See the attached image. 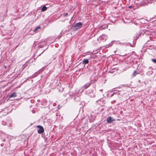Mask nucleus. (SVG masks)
Here are the masks:
<instances>
[{
	"label": "nucleus",
	"mask_w": 156,
	"mask_h": 156,
	"mask_svg": "<svg viewBox=\"0 0 156 156\" xmlns=\"http://www.w3.org/2000/svg\"><path fill=\"white\" fill-rule=\"evenodd\" d=\"M151 60L153 62L156 63V59L153 58V59H152Z\"/></svg>",
	"instance_id": "2eb2a0df"
},
{
	"label": "nucleus",
	"mask_w": 156,
	"mask_h": 156,
	"mask_svg": "<svg viewBox=\"0 0 156 156\" xmlns=\"http://www.w3.org/2000/svg\"><path fill=\"white\" fill-rule=\"evenodd\" d=\"M40 29V26H37L36 27L35 29L34 30V31L35 32H36L38 31V30L39 29Z\"/></svg>",
	"instance_id": "9b49d317"
},
{
	"label": "nucleus",
	"mask_w": 156,
	"mask_h": 156,
	"mask_svg": "<svg viewBox=\"0 0 156 156\" xmlns=\"http://www.w3.org/2000/svg\"><path fill=\"white\" fill-rule=\"evenodd\" d=\"M89 62V61L88 59H86L85 60H84L83 62H82V63L83 64H88Z\"/></svg>",
	"instance_id": "423d86ee"
},
{
	"label": "nucleus",
	"mask_w": 156,
	"mask_h": 156,
	"mask_svg": "<svg viewBox=\"0 0 156 156\" xmlns=\"http://www.w3.org/2000/svg\"><path fill=\"white\" fill-rule=\"evenodd\" d=\"M27 65L26 64H24L22 67V70L24 69L27 66Z\"/></svg>",
	"instance_id": "ddd939ff"
},
{
	"label": "nucleus",
	"mask_w": 156,
	"mask_h": 156,
	"mask_svg": "<svg viewBox=\"0 0 156 156\" xmlns=\"http://www.w3.org/2000/svg\"><path fill=\"white\" fill-rule=\"evenodd\" d=\"M100 91H103V90H100Z\"/></svg>",
	"instance_id": "f3484780"
},
{
	"label": "nucleus",
	"mask_w": 156,
	"mask_h": 156,
	"mask_svg": "<svg viewBox=\"0 0 156 156\" xmlns=\"http://www.w3.org/2000/svg\"><path fill=\"white\" fill-rule=\"evenodd\" d=\"M91 83L90 82L85 84L82 87V89H83L82 91L91 85Z\"/></svg>",
	"instance_id": "7ed1b4c3"
},
{
	"label": "nucleus",
	"mask_w": 156,
	"mask_h": 156,
	"mask_svg": "<svg viewBox=\"0 0 156 156\" xmlns=\"http://www.w3.org/2000/svg\"><path fill=\"white\" fill-rule=\"evenodd\" d=\"M68 14L67 13H64L63 14V16L64 17H65L68 15Z\"/></svg>",
	"instance_id": "4468645a"
},
{
	"label": "nucleus",
	"mask_w": 156,
	"mask_h": 156,
	"mask_svg": "<svg viewBox=\"0 0 156 156\" xmlns=\"http://www.w3.org/2000/svg\"><path fill=\"white\" fill-rule=\"evenodd\" d=\"M82 24L81 22H79L76 23L74 25V30H77V29L80 28L82 27Z\"/></svg>",
	"instance_id": "f03ea898"
},
{
	"label": "nucleus",
	"mask_w": 156,
	"mask_h": 156,
	"mask_svg": "<svg viewBox=\"0 0 156 156\" xmlns=\"http://www.w3.org/2000/svg\"><path fill=\"white\" fill-rule=\"evenodd\" d=\"M17 95L16 94L15 92H13L12 94H11L10 96V97H15Z\"/></svg>",
	"instance_id": "6e6552de"
},
{
	"label": "nucleus",
	"mask_w": 156,
	"mask_h": 156,
	"mask_svg": "<svg viewBox=\"0 0 156 156\" xmlns=\"http://www.w3.org/2000/svg\"><path fill=\"white\" fill-rule=\"evenodd\" d=\"M37 127L39 129L37 130V132L38 133L41 134L44 132V130L42 126L40 125H38Z\"/></svg>",
	"instance_id": "f257e3e1"
},
{
	"label": "nucleus",
	"mask_w": 156,
	"mask_h": 156,
	"mask_svg": "<svg viewBox=\"0 0 156 156\" xmlns=\"http://www.w3.org/2000/svg\"><path fill=\"white\" fill-rule=\"evenodd\" d=\"M44 51V50L43 51L41 54Z\"/></svg>",
	"instance_id": "aec40b11"
},
{
	"label": "nucleus",
	"mask_w": 156,
	"mask_h": 156,
	"mask_svg": "<svg viewBox=\"0 0 156 156\" xmlns=\"http://www.w3.org/2000/svg\"><path fill=\"white\" fill-rule=\"evenodd\" d=\"M139 73H138L136 71H134L132 74V76L133 77L135 76H136V75Z\"/></svg>",
	"instance_id": "9d476101"
},
{
	"label": "nucleus",
	"mask_w": 156,
	"mask_h": 156,
	"mask_svg": "<svg viewBox=\"0 0 156 156\" xmlns=\"http://www.w3.org/2000/svg\"><path fill=\"white\" fill-rule=\"evenodd\" d=\"M141 33H139L136 34L134 36V37L135 38V39L137 40V39H138L139 38V37L141 35Z\"/></svg>",
	"instance_id": "39448f33"
},
{
	"label": "nucleus",
	"mask_w": 156,
	"mask_h": 156,
	"mask_svg": "<svg viewBox=\"0 0 156 156\" xmlns=\"http://www.w3.org/2000/svg\"><path fill=\"white\" fill-rule=\"evenodd\" d=\"M132 5H130L128 7V8L129 9H131L132 8Z\"/></svg>",
	"instance_id": "dca6fc26"
},
{
	"label": "nucleus",
	"mask_w": 156,
	"mask_h": 156,
	"mask_svg": "<svg viewBox=\"0 0 156 156\" xmlns=\"http://www.w3.org/2000/svg\"><path fill=\"white\" fill-rule=\"evenodd\" d=\"M47 8L45 5L44 6L41 8V11L42 12L44 11L47 10Z\"/></svg>",
	"instance_id": "1a4fd4ad"
},
{
	"label": "nucleus",
	"mask_w": 156,
	"mask_h": 156,
	"mask_svg": "<svg viewBox=\"0 0 156 156\" xmlns=\"http://www.w3.org/2000/svg\"><path fill=\"white\" fill-rule=\"evenodd\" d=\"M107 28V26H106L105 25H101L99 27L100 29L101 30H102V29H105Z\"/></svg>",
	"instance_id": "0eeeda50"
},
{
	"label": "nucleus",
	"mask_w": 156,
	"mask_h": 156,
	"mask_svg": "<svg viewBox=\"0 0 156 156\" xmlns=\"http://www.w3.org/2000/svg\"><path fill=\"white\" fill-rule=\"evenodd\" d=\"M89 96L91 98H93V97H95V94H93L92 93H90L89 94Z\"/></svg>",
	"instance_id": "f8f14e48"
},
{
	"label": "nucleus",
	"mask_w": 156,
	"mask_h": 156,
	"mask_svg": "<svg viewBox=\"0 0 156 156\" xmlns=\"http://www.w3.org/2000/svg\"><path fill=\"white\" fill-rule=\"evenodd\" d=\"M41 54H40L39 55H38V56H39L41 55Z\"/></svg>",
	"instance_id": "412c9836"
},
{
	"label": "nucleus",
	"mask_w": 156,
	"mask_h": 156,
	"mask_svg": "<svg viewBox=\"0 0 156 156\" xmlns=\"http://www.w3.org/2000/svg\"><path fill=\"white\" fill-rule=\"evenodd\" d=\"M5 141V139H3V141Z\"/></svg>",
	"instance_id": "a211bd4d"
},
{
	"label": "nucleus",
	"mask_w": 156,
	"mask_h": 156,
	"mask_svg": "<svg viewBox=\"0 0 156 156\" xmlns=\"http://www.w3.org/2000/svg\"><path fill=\"white\" fill-rule=\"evenodd\" d=\"M3 144H1V146H3Z\"/></svg>",
	"instance_id": "6ab92c4d"
},
{
	"label": "nucleus",
	"mask_w": 156,
	"mask_h": 156,
	"mask_svg": "<svg viewBox=\"0 0 156 156\" xmlns=\"http://www.w3.org/2000/svg\"><path fill=\"white\" fill-rule=\"evenodd\" d=\"M106 121L107 123H110L115 121V119H112L110 116H109L107 118Z\"/></svg>",
	"instance_id": "20e7f679"
}]
</instances>
